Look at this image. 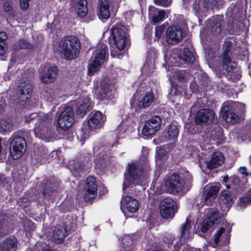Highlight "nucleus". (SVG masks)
Listing matches in <instances>:
<instances>
[{
  "label": "nucleus",
  "instance_id": "1",
  "mask_svg": "<svg viewBox=\"0 0 251 251\" xmlns=\"http://www.w3.org/2000/svg\"><path fill=\"white\" fill-rule=\"evenodd\" d=\"M147 176V171L140 162L132 161L126 168L123 189H126L133 185H141Z\"/></svg>",
  "mask_w": 251,
  "mask_h": 251
},
{
  "label": "nucleus",
  "instance_id": "2",
  "mask_svg": "<svg viewBox=\"0 0 251 251\" xmlns=\"http://www.w3.org/2000/svg\"><path fill=\"white\" fill-rule=\"evenodd\" d=\"M59 47L65 59L68 60L75 59L81 49L79 39L73 35L64 37L60 42Z\"/></svg>",
  "mask_w": 251,
  "mask_h": 251
},
{
  "label": "nucleus",
  "instance_id": "3",
  "mask_svg": "<svg viewBox=\"0 0 251 251\" xmlns=\"http://www.w3.org/2000/svg\"><path fill=\"white\" fill-rule=\"evenodd\" d=\"M164 183L168 193L176 195L183 191L186 181L182 174L174 173L167 175Z\"/></svg>",
  "mask_w": 251,
  "mask_h": 251
},
{
  "label": "nucleus",
  "instance_id": "4",
  "mask_svg": "<svg viewBox=\"0 0 251 251\" xmlns=\"http://www.w3.org/2000/svg\"><path fill=\"white\" fill-rule=\"evenodd\" d=\"M10 153L13 159L20 158L26 149V142L24 137L14 133L10 138Z\"/></svg>",
  "mask_w": 251,
  "mask_h": 251
},
{
  "label": "nucleus",
  "instance_id": "5",
  "mask_svg": "<svg viewBox=\"0 0 251 251\" xmlns=\"http://www.w3.org/2000/svg\"><path fill=\"white\" fill-rule=\"evenodd\" d=\"M108 48L106 45H102L100 48H98L94 53V59L88 66V72L90 75L97 73L105 61Z\"/></svg>",
  "mask_w": 251,
  "mask_h": 251
},
{
  "label": "nucleus",
  "instance_id": "6",
  "mask_svg": "<svg viewBox=\"0 0 251 251\" xmlns=\"http://www.w3.org/2000/svg\"><path fill=\"white\" fill-rule=\"evenodd\" d=\"M62 109V111L60 110L57 124L59 128L66 130L74 123V112L73 108L69 106H65Z\"/></svg>",
  "mask_w": 251,
  "mask_h": 251
},
{
  "label": "nucleus",
  "instance_id": "7",
  "mask_svg": "<svg viewBox=\"0 0 251 251\" xmlns=\"http://www.w3.org/2000/svg\"><path fill=\"white\" fill-rule=\"evenodd\" d=\"M159 208L160 215L165 219H172L177 210L176 202L169 198L161 201Z\"/></svg>",
  "mask_w": 251,
  "mask_h": 251
},
{
  "label": "nucleus",
  "instance_id": "8",
  "mask_svg": "<svg viewBox=\"0 0 251 251\" xmlns=\"http://www.w3.org/2000/svg\"><path fill=\"white\" fill-rule=\"evenodd\" d=\"M216 116L215 113L210 109L205 108L198 110L195 116V122L201 126H207L211 124Z\"/></svg>",
  "mask_w": 251,
  "mask_h": 251
},
{
  "label": "nucleus",
  "instance_id": "9",
  "mask_svg": "<svg viewBox=\"0 0 251 251\" xmlns=\"http://www.w3.org/2000/svg\"><path fill=\"white\" fill-rule=\"evenodd\" d=\"M154 100V95L151 90L147 91L144 97L139 101L136 102L135 99L132 98L130 100L131 108L136 112L139 113L141 110L150 106Z\"/></svg>",
  "mask_w": 251,
  "mask_h": 251
},
{
  "label": "nucleus",
  "instance_id": "10",
  "mask_svg": "<svg viewBox=\"0 0 251 251\" xmlns=\"http://www.w3.org/2000/svg\"><path fill=\"white\" fill-rule=\"evenodd\" d=\"M185 35V32L179 26H170L165 32L166 42L169 45L176 44L181 41Z\"/></svg>",
  "mask_w": 251,
  "mask_h": 251
},
{
  "label": "nucleus",
  "instance_id": "11",
  "mask_svg": "<svg viewBox=\"0 0 251 251\" xmlns=\"http://www.w3.org/2000/svg\"><path fill=\"white\" fill-rule=\"evenodd\" d=\"M110 32L114 45L119 50H124L127 40L126 31L120 27L114 26L111 28Z\"/></svg>",
  "mask_w": 251,
  "mask_h": 251
},
{
  "label": "nucleus",
  "instance_id": "12",
  "mask_svg": "<svg viewBox=\"0 0 251 251\" xmlns=\"http://www.w3.org/2000/svg\"><path fill=\"white\" fill-rule=\"evenodd\" d=\"M184 46L183 50L181 51L178 55L179 60L182 61L184 64L191 65L195 60L192 49V44L189 39H187L182 44Z\"/></svg>",
  "mask_w": 251,
  "mask_h": 251
},
{
  "label": "nucleus",
  "instance_id": "13",
  "mask_svg": "<svg viewBox=\"0 0 251 251\" xmlns=\"http://www.w3.org/2000/svg\"><path fill=\"white\" fill-rule=\"evenodd\" d=\"M88 117V124L90 130L101 128L106 121L105 116L100 111H92Z\"/></svg>",
  "mask_w": 251,
  "mask_h": 251
},
{
  "label": "nucleus",
  "instance_id": "14",
  "mask_svg": "<svg viewBox=\"0 0 251 251\" xmlns=\"http://www.w3.org/2000/svg\"><path fill=\"white\" fill-rule=\"evenodd\" d=\"M86 190L84 195V200L88 202L95 198L97 194L98 185L96 178L92 176H89L86 180L85 186Z\"/></svg>",
  "mask_w": 251,
  "mask_h": 251
},
{
  "label": "nucleus",
  "instance_id": "15",
  "mask_svg": "<svg viewBox=\"0 0 251 251\" xmlns=\"http://www.w3.org/2000/svg\"><path fill=\"white\" fill-rule=\"evenodd\" d=\"M221 114L223 119L230 124H235L240 120L235 108L230 105L223 106L221 108Z\"/></svg>",
  "mask_w": 251,
  "mask_h": 251
},
{
  "label": "nucleus",
  "instance_id": "16",
  "mask_svg": "<svg viewBox=\"0 0 251 251\" xmlns=\"http://www.w3.org/2000/svg\"><path fill=\"white\" fill-rule=\"evenodd\" d=\"M221 217L218 211L212 212L207 219L203 220L201 227L202 233H206L209 230L213 229L215 225H218L221 221Z\"/></svg>",
  "mask_w": 251,
  "mask_h": 251
},
{
  "label": "nucleus",
  "instance_id": "17",
  "mask_svg": "<svg viewBox=\"0 0 251 251\" xmlns=\"http://www.w3.org/2000/svg\"><path fill=\"white\" fill-rule=\"evenodd\" d=\"M32 91L30 83L25 80H21L17 88L19 100L22 102L28 100L31 96Z\"/></svg>",
  "mask_w": 251,
  "mask_h": 251
},
{
  "label": "nucleus",
  "instance_id": "18",
  "mask_svg": "<svg viewBox=\"0 0 251 251\" xmlns=\"http://www.w3.org/2000/svg\"><path fill=\"white\" fill-rule=\"evenodd\" d=\"M91 105V98L89 97H84L81 100L77 102L75 112L78 117L83 118L86 114Z\"/></svg>",
  "mask_w": 251,
  "mask_h": 251
},
{
  "label": "nucleus",
  "instance_id": "19",
  "mask_svg": "<svg viewBox=\"0 0 251 251\" xmlns=\"http://www.w3.org/2000/svg\"><path fill=\"white\" fill-rule=\"evenodd\" d=\"M110 0H99L97 15L101 20L108 19L110 16Z\"/></svg>",
  "mask_w": 251,
  "mask_h": 251
},
{
  "label": "nucleus",
  "instance_id": "20",
  "mask_svg": "<svg viewBox=\"0 0 251 251\" xmlns=\"http://www.w3.org/2000/svg\"><path fill=\"white\" fill-rule=\"evenodd\" d=\"M42 194L45 199L50 200L54 193H56L57 186L54 182L48 179H44L43 182L42 187Z\"/></svg>",
  "mask_w": 251,
  "mask_h": 251
},
{
  "label": "nucleus",
  "instance_id": "21",
  "mask_svg": "<svg viewBox=\"0 0 251 251\" xmlns=\"http://www.w3.org/2000/svg\"><path fill=\"white\" fill-rule=\"evenodd\" d=\"M58 69L57 66L50 67L47 71L43 73L40 76V79L42 83L48 84L53 82L56 79L58 74Z\"/></svg>",
  "mask_w": 251,
  "mask_h": 251
},
{
  "label": "nucleus",
  "instance_id": "22",
  "mask_svg": "<svg viewBox=\"0 0 251 251\" xmlns=\"http://www.w3.org/2000/svg\"><path fill=\"white\" fill-rule=\"evenodd\" d=\"M109 157L110 154L107 155L101 153L97 154L94 162L95 169L100 172H103L109 165Z\"/></svg>",
  "mask_w": 251,
  "mask_h": 251
},
{
  "label": "nucleus",
  "instance_id": "23",
  "mask_svg": "<svg viewBox=\"0 0 251 251\" xmlns=\"http://www.w3.org/2000/svg\"><path fill=\"white\" fill-rule=\"evenodd\" d=\"M231 230V227H230L229 230L225 232V228L224 227H221L214 235V242L215 244H218L220 243V238L222 234L224 233V235L222 237L221 246H225L227 245L230 241V232Z\"/></svg>",
  "mask_w": 251,
  "mask_h": 251
},
{
  "label": "nucleus",
  "instance_id": "24",
  "mask_svg": "<svg viewBox=\"0 0 251 251\" xmlns=\"http://www.w3.org/2000/svg\"><path fill=\"white\" fill-rule=\"evenodd\" d=\"M68 235L67 228L60 225L56 226L52 235V241L57 243H61L64 241L65 238Z\"/></svg>",
  "mask_w": 251,
  "mask_h": 251
},
{
  "label": "nucleus",
  "instance_id": "25",
  "mask_svg": "<svg viewBox=\"0 0 251 251\" xmlns=\"http://www.w3.org/2000/svg\"><path fill=\"white\" fill-rule=\"evenodd\" d=\"M38 121L35 124L34 132L36 136L42 134L45 130H47L48 125L50 123L48 114H44L42 117L38 118Z\"/></svg>",
  "mask_w": 251,
  "mask_h": 251
},
{
  "label": "nucleus",
  "instance_id": "26",
  "mask_svg": "<svg viewBox=\"0 0 251 251\" xmlns=\"http://www.w3.org/2000/svg\"><path fill=\"white\" fill-rule=\"evenodd\" d=\"M224 159L225 157L221 152H214L211 159L207 163V168L212 170L221 166L224 163Z\"/></svg>",
  "mask_w": 251,
  "mask_h": 251
},
{
  "label": "nucleus",
  "instance_id": "27",
  "mask_svg": "<svg viewBox=\"0 0 251 251\" xmlns=\"http://www.w3.org/2000/svg\"><path fill=\"white\" fill-rule=\"evenodd\" d=\"M17 244V239L14 236H10L0 244V251H16Z\"/></svg>",
  "mask_w": 251,
  "mask_h": 251
},
{
  "label": "nucleus",
  "instance_id": "28",
  "mask_svg": "<svg viewBox=\"0 0 251 251\" xmlns=\"http://www.w3.org/2000/svg\"><path fill=\"white\" fill-rule=\"evenodd\" d=\"M96 95L97 99L100 100H111L114 98L112 90L106 84H101L100 89L97 93Z\"/></svg>",
  "mask_w": 251,
  "mask_h": 251
},
{
  "label": "nucleus",
  "instance_id": "29",
  "mask_svg": "<svg viewBox=\"0 0 251 251\" xmlns=\"http://www.w3.org/2000/svg\"><path fill=\"white\" fill-rule=\"evenodd\" d=\"M125 207L129 213L136 212L139 208L138 201L131 196H126L124 198Z\"/></svg>",
  "mask_w": 251,
  "mask_h": 251
},
{
  "label": "nucleus",
  "instance_id": "30",
  "mask_svg": "<svg viewBox=\"0 0 251 251\" xmlns=\"http://www.w3.org/2000/svg\"><path fill=\"white\" fill-rule=\"evenodd\" d=\"M220 189V183L213 185L209 187L204 198V202L207 205H209L208 201H211L212 199H215L217 197Z\"/></svg>",
  "mask_w": 251,
  "mask_h": 251
},
{
  "label": "nucleus",
  "instance_id": "31",
  "mask_svg": "<svg viewBox=\"0 0 251 251\" xmlns=\"http://www.w3.org/2000/svg\"><path fill=\"white\" fill-rule=\"evenodd\" d=\"M222 21V20L219 17L214 16L209 19V28L211 29L212 32L216 34H219L221 32Z\"/></svg>",
  "mask_w": 251,
  "mask_h": 251
},
{
  "label": "nucleus",
  "instance_id": "32",
  "mask_svg": "<svg viewBox=\"0 0 251 251\" xmlns=\"http://www.w3.org/2000/svg\"><path fill=\"white\" fill-rule=\"evenodd\" d=\"M222 61L223 69L227 73L233 72L237 65V63L231 59L230 55L227 56L226 60L222 56Z\"/></svg>",
  "mask_w": 251,
  "mask_h": 251
},
{
  "label": "nucleus",
  "instance_id": "33",
  "mask_svg": "<svg viewBox=\"0 0 251 251\" xmlns=\"http://www.w3.org/2000/svg\"><path fill=\"white\" fill-rule=\"evenodd\" d=\"M242 4L240 2L238 3L237 2L234 4H231L227 9L226 15L234 19L237 17V15L239 16V14L242 13Z\"/></svg>",
  "mask_w": 251,
  "mask_h": 251
},
{
  "label": "nucleus",
  "instance_id": "34",
  "mask_svg": "<svg viewBox=\"0 0 251 251\" xmlns=\"http://www.w3.org/2000/svg\"><path fill=\"white\" fill-rule=\"evenodd\" d=\"M77 7L78 15L81 18L84 17L88 13L87 1L86 0H75Z\"/></svg>",
  "mask_w": 251,
  "mask_h": 251
},
{
  "label": "nucleus",
  "instance_id": "35",
  "mask_svg": "<svg viewBox=\"0 0 251 251\" xmlns=\"http://www.w3.org/2000/svg\"><path fill=\"white\" fill-rule=\"evenodd\" d=\"M159 130V129L155 126L146 121L142 129V133L144 136H149L154 134Z\"/></svg>",
  "mask_w": 251,
  "mask_h": 251
},
{
  "label": "nucleus",
  "instance_id": "36",
  "mask_svg": "<svg viewBox=\"0 0 251 251\" xmlns=\"http://www.w3.org/2000/svg\"><path fill=\"white\" fill-rule=\"evenodd\" d=\"M151 17V20L154 24H157L161 21H163L165 12L164 10H159L158 9L154 8L152 14L151 13H149Z\"/></svg>",
  "mask_w": 251,
  "mask_h": 251
},
{
  "label": "nucleus",
  "instance_id": "37",
  "mask_svg": "<svg viewBox=\"0 0 251 251\" xmlns=\"http://www.w3.org/2000/svg\"><path fill=\"white\" fill-rule=\"evenodd\" d=\"M13 124L10 119H2L0 120V132L4 134L11 132Z\"/></svg>",
  "mask_w": 251,
  "mask_h": 251
},
{
  "label": "nucleus",
  "instance_id": "38",
  "mask_svg": "<svg viewBox=\"0 0 251 251\" xmlns=\"http://www.w3.org/2000/svg\"><path fill=\"white\" fill-rule=\"evenodd\" d=\"M71 170L75 175L81 176L85 171V164L82 162L75 161L72 165Z\"/></svg>",
  "mask_w": 251,
  "mask_h": 251
},
{
  "label": "nucleus",
  "instance_id": "39",
  "mask_svg": "<svg viewBox=\"0 0 251 251\" xmlns=\"http://www.w3.org/2000/svg\"><path fill=\"white\" fill-rule=\"evenodd\" d=\"M167 134L169 139H175L176 138L179 134V129L177 125L174 123H170L167 127Z\"/></svg>",
  "mask_w": 251,
  "mask_h": 251
},
{
  "label": "nucleus",
  "instance_id": "40",
  "mask_svg": "<svg viewBox=\"0 0 251 251\" xmlns=\"http://www.w3.org/2000/svg\"><path fill=\"white\" fill-rule=\"evenodd\" d=\"M223 198H222L226 207H230L234 202L233 198L228 191L223 190L222 191Z\"/></svg>",
  "mask_w": 251,
  "mask_h": 251
},
{
  "label": "nucleus",
  "instance_id": "41",
  "mask_svg": "<svg viewBox=\"0 0 251 251\" xmlns=\"http://www.w3.org/2000/svg\"><path fill=\"white\" fill-rule=\"evenodd\" d=\"M233 43L230 41H225L223 44V52L222 56L226 60L227 56L231 55V50L232 49Z\"/></svg>",
  "mask_w": 251,
  "mask_h": 251
},
{
  "label": "nucleus",
  "instance_id": "42",
  "mask_svg": "<svg viewBox=\"0 0 251 251\" xmlns=\"http://www.w3.org/2000/svg\"><path fill=\"white\" fill-rule=\"evenodd\" d=\"M238 203L240 207H243L251 203V189L247 192L245 197L240 198Z\"/></svg>",
  "mask_w": 251,
  "mask_h": 251
},
{
  "label": "nucleus",
  "instance_id": "43",
  "mask_svg": "<svg viewBox=\"0 0 251 251\" xmlns=\"http://www.w3.org/2000/svg\"><path fill=\"white\" fill-rule=\"evenodd\" d=\"M17 44L19 49L32 50L34 48V45L24 39L19 40Z\"/></svg>",
  "mask_w": 251,
  "mask_h": 251
},
{
  "label": "nucleus",
  "instance_id": "44",
  "mask_svg": "<svg viewBox=\"0 0 251 251\" xmlns=\"http://www.w3.org/2000/svg\"><path fill=\"white\" fill-rule=\"evenodd\" d=\"M211 136L212 140L215 141L218 144H222L225 142L226 138L221 131H215Z\"/></svg>",
  "mask_w": 251,
  "mask_h": 251
},
{
  "label": "nucleus",
  "instance_id": "45",
  "mask_svg": "<svg viewBox=\"0 0 251 251\" xmlns=\"http://www.w3.org/2000/svg\"><path fill=\"white\" fill-rule=\"evenodd\" d=\"M201 0H195L193 4V10L195 15L197 17L202 16L204 11L202 9L200 6Z\"/></svg>",
  "mask_w": 251,
  "mask_h": 251
},
{
  "label": "nucleus",
  "instance_id": "46",
  "mask_svg": "<svg viewBox=\"0 0 251 251\" xmlns=\"http://www.w3.org/2000/svg\"><path fill=\"white\" fill-rule=\"evenodd\" d=\"M3 11L7 13L9 16L13 17L15 16L13 8V4L11 2L6 1L3 4Z\"/></svg>",
  "mask_w": 251,
  "mask_h": 251
},
{
  "label": "nucleus",
  "instance_id": "47",
  "mask_svg": "<svg viewBox=\"0 0 251 251\" xmlns=\"http://www.w3.org/2000/svg\"><path fill=\"white\" fill-rule=\"evenodd\" d=\"M191 229V222L187 219L185 223L182 225L180 233L181 237H184L187 233H189Z\"/></svg>",
  "mask_w": 251,
  "mask_h": 251
},
{
  "label": "nucleus",
  "instance_id": "48",
  "mask_svg": "<svg viewBox=\"0 0 251 251\" xmlns=\"http://www.w3.org/2000/svg\"><path fill=\"white\" fill-rule=\"evenodd\" d=\"M147 121L155 126L159 129L160 128L162 124V119L160 116H153Z\"/></svg>",
  "mask_w": 251,
  "mask_h": 251
},
{
  "label": "nucleus",
  "instance_id": "49",
  "mask_svg": "<svg viewBox=\"0 0 251 251\" xmlns=\"http://www.w3.org/2000/svg\"><path fill=\"white\" fill-rule=\"evenodd\" d=\"M165 29V27L164 25L157 26L155 27V37L156 39L158 40L162 36L163 31Z\"/></svg>",
  "mask_w": 251,
  "mask_h": 251
},
{
  "label": "nucleus",
  "instance_id": "50",
  "mask_svg": "<svg viewBox=\"0 0 251 251\" xmlns=\"http://www.w3.org/2000/svg\"><path fill=\"white\" fill-rule=\"evenodd\" d=\"M154 3L157 5L165 7H169L173 2V0H153Z\"/></svg>",
  "mask_w": 251,
  "mask_h": 251
},
{
  "label": "nucleus",
  "instance_id": "51",
  "mask_svg": "<svg viewBox=\"0 0 251 251\" xmlns=\"http://www.w3.org/2000/svg\"><path fill=\"white\" fill-rule=\"evenodd\" d=\"M218 0H202L203 7L204 8H209L211 6H216Z\"/></svg>",
  "mask_w": 251,
  "mask_h": 251
},
{
  "label": "nucleus",
  "instance_id": "52",
  "mask_svg": "<svg viewBox=\"0 0 251 251\" xmlns=\"http://www.w3.org/2000/svg\"><path fill=\"white\" fill-rule=\"evenodd\" d=\"M186 70H178L176 72V76L178 80L181 82L185 79Z\"/></svg>",
  "mask_w": 251,
  "mask_h": 251
},
{
  "label": "nucleus",
  "instance_id": "53",
  "mask_svg": "<svg viewBox=\"0 0 251 251\" xmlns=\"http://www.w3.org/2000/svg\"><path fill=\"white\" fill-rule=\"evenodd\" d=\"M229 179L231 184L233 185L235 187V188H236L239 186L240 180L238 176H233L230 177Z\"/></svg>",
  "mask_w": 251,
  "mask_h": 251
},
{
  "label": "nucleus",
  "instance_id": "54",
  "mask_svg": "<svg viewBox=\"0 0 251 251\" xmlns=\"http://www.w3.org/2000/svg\"><path fill=\"white\" fill-rule=\"evenodd\" d=\"M31 0H20V6L23 10H27L29 7V1Z\"/></svg>",
  "mask_w": 251,
  "mask_h": 251
},
{
  "label": "nucleus",
  "instance_id": "55",
  "mask_svg": "<svg viewBox=\"0 0 251 251\" xmlns=\"http://www.w3.org/2000/svg\"><path fill=\"white\" fill-rule=\"evenodd\" d=\"M24 226L25 227V228L26 226L29 227L28 229V230H34L35 228V224L34 222H33L30 220H25L24 223Z\"/></svg>",
  "mask_w": 251,
  "mask_h": 251
},
{
  "label": "nucleus",
  "instance_id": "56",
  "mask_svg": "<svg viewBox=\"0 0 251 251\" xmlns=\"http://www.w3.org/2000/svg\"><path fill=\"white\" fill-rule=\"evenodd\" d=\"M154 113L158 114L157 116H160V117H163V113L165 112V108L161 105H159L154 108Z\"/></svg>",
  "mask_w": 251,
  "mask_h": 251
},
{
  "label": "nucleus",
  "instance_id": "57",
  "mask_svg": "<svg viewBox=\"0 0 251 251\" xmlns=\"http://www.w3.org/2000/svg\"><path fill=\"white\" fill-rule=\"evenodd\" d=\"M165 151L163 149H160L158 151L156 152V157L158 160H162L165 156Z\"/></svg>",
  "mask_w": 251,
  "mask_h": 251
},
{
  "label": "nucleus",
  "instance_id": "58",
  "mask_svg": "<svg viewBox=\"0 0 251 251\" xmlns=\"http://www.w3.org/2000/svg\"><path fill=\"white\" fill-rule=\"evenodd\" d=\"M7 37V34L5 32H0V44L5 43Z\"/></svg>",
  "mask_w": 251,
  "mask_h": 251
},
{
  "label": "nucleus",
  "instance_id": "59",
  "mask_svg": "<svg viewBox=\"0 0 251 251\" xmlns=\"http://www.w3.org/2000/svg\"><path fill=\"white\" fill-rule=\"evenodd\" d=\"M99 191V194L100 196L104 195L108 193V190L104 184L100 185Z\"/></svg>",
  "mask_w": 251,
  "mask_h": 251
},
{
  "label": "nucleus",
  "instance_id": "60",
  "mask_svg": "<svg viewBox=\"0 0 251 251\" xmlns=\"http://www.w3.org/2000/svg\"><path fill=\"white\" fill-rule=\"evenodd\" d=\"M246 132L247 135L251 137V120L247 122Z\"/></svg>",
  "mask_w": 251,
  "mask_h": 251
},
{
  "label": "nucleus",
  "instance_id": "61",
  "mask_svg": "<svg viewBox=\"0 0 251 251\" xmlns=\"http://www.w3.org/2000/svg\"><path fill=\"white\" fill-rule=\"evenodd\" d=\"M5 43L0 44V55H3L5 52Z\"/></svg>",
  "mask_w": 251,
  "mask_h": 251
},
{
  "label": "nucleus",
  "instance_id": "62",
  "mask_svg": "<svg viewBox=\"0 0 251 251\" xmlns=\"http://www.w3.org/2000/svg\"><path fill=\"white\" fill-rule=\"evenodd\" d=\"M6 179L5 176L0 174V186H4Z\"/></svg>",
  "mask_w": 251,
  "mask_h": 251
},
{
  "label": "nucleus",
  "instance_id": "63",
  "mask_svg": "<svg viewBox=\"0 0 251 251\" xmlns=\"http://www.w3.org/2000/svg\"><path fill=\"white\" fill-rule=\"evenodd\" d=\"M240 171L241 174L245 175V176H248L247 169L246 167H241L240 168Z\"/></svg>",
  "mask_w": 251,
  "mask_h": 251
},
{
  "label": "nucleus",
  "instance_id": "64",
  "mask_svg": "<svg viewBox=\"0 0 251 251\" xmlns=\"http://www.w3.org/2000/svg\"><path fill=\"white\" fill-rule=\"evenodd\" d=\"M42 251H54L51 249V247L49 245H46L43 248Z\"/></svg>",
  "mask_w": 251,
  "mask_h": 251
}]
</instances>
